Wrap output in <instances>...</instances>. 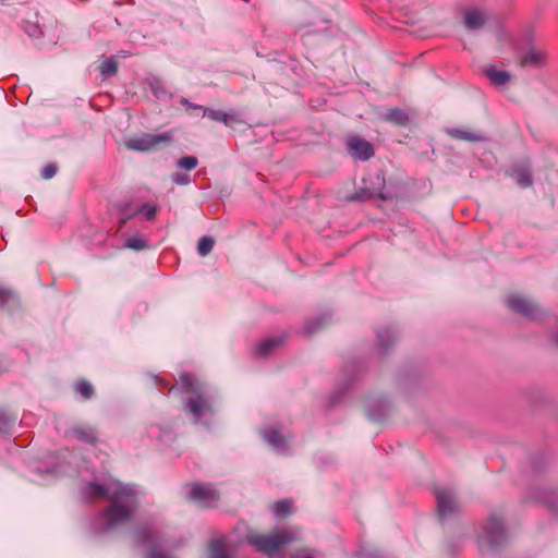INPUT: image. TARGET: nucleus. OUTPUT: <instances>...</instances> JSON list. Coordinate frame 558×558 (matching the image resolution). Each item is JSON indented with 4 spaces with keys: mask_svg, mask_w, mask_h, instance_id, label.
I'll use <instances>...</instances> for the list:
<instances>
[{
    "mask_svg": "<svg viewBox=\"0 0 558 558\" xmlns=\"http://www.w3.org/2000/svg\"><path fill=\"white\" fill-rule=\"evenodd\" d=\"M56 173H57V167H56V165H53V163H49V165H47V166L41 170V177H43L44 179H46V180L53 178Z\"/></svg>",
    "mask_w": 558,
    "mask_h": 558,
    "instance_id": "30",
    "label": "nucleus"
},
{
    "mask_svg": "<svg viewBox=\"0 0 558 558\" xmlns=\"http://www.w3.org/2000/svg\"><path fill=\"white\" fill-rule=\"evenodd\" d=\"M385 119L387 121L402 125L407 123L408 116L403 110L395 108L387 111Z\"/></svg>",
    "mask_w": 558,
    "mask_h": 558,
    "instance_id": "18",
    "label": "nucleus"
},
{
    "mask_svg": "<svg viewBox=\"0 0 558 558\" xmlns=\"http://www.w3.org/2000/svg\"><path fill=\"white\" fill-rule=\"evenodd\" d=\"M436 499L438 507V515L441 521L454 515L459 509L460 504L453 490L448 488H439L436 490Z\"/></svg>",
    "mask_w": 558,
    "mask_h": 558,
    "instance_id": "6",
    "label": "nucleus"
},
{
    "mask_svg": "<svg viewBox=\"0 0 558 558\" xmlns=\"http://www.w3.org/2000/svg\"><path fill=\"white\" fill-rule=\"evenodd\" d=\"M75 390L78 393H81L85 399H89L94 395V387L92 386L90 383L86 380H81L76 383Z\"/></svg>",
    "mask_w": 558,
    "mask_h": 558,
    "instance_id": "23",
    "label": "nucleus"
},
{
    "mask_svg": "<svg viewBox=\"0 0 558 558\" xmlns=\"http://www.w3.org/2000/svg\"><path fill=\"white\" fill-rule=\"evenodd\" d=\"M86 493L92 498L111 499V505L102 514L107 529L128 522L137 506L135 489L112 478L104 484L90 482L86 486Z\"/></svg>",
    "mask_w": 558,
    "mask_h": 558,
    "instance_id": "1",
    "label": "nucleus"
},
{
    "mask_svg": "<svg viewBox=\"0 0 558 558\" xmlns=\"http://www.w3.org/2000/svg\"><path fill=\"white\" fill-rule=\"evenodd\" d=\"M348 150L360 160H367L374 155L372 144L359 136H353L348 141Z\"/></svg>",
    "mask_w": 558,
    "mask_h": 558,
    "instance_id": "9",
    "label": "nucleus"
},
{
    "mask_svg": "<svg viewBox=\"0 0 558 558\" xmlns=\"http://www.w3.org/2000/svg\"><path fill=\"white\" fill-rule=\"evenodd\" d=\"M153 92H154V94H155V96H156V97H160V95H161V94H163V92H160V93H159V92H158L157 89H155L154 87H153Z\"/></svg>",
    "mask_w": 558,
    "mask_h": 558,
    "instance_id": "36",
    "label": "nucleus"
},
{
    "mask_svg": "<svg viewBox=\"0 0 558 558\" xmlns=\"http://www.w3.org/2000/svg\"><path fill=\"white\" fill-rule=\"evenodd\" d=\"M506 303L511 311L529 318H536L539 313L535 303L521 295H510Z\"/></svg>",
    "mask_w": 558,
    "mask_h": 558,
    "instance_id": "8",
    "label": "nucleus"
},
{
    "mask_svg": "<svg viewBox=\"0 0 558 558\" xmlns=\"http://www.w3.org/2000/svg\"><path fill=\"white\" fill-rule=\"evenodd\" d=\"M448 134L451 137L469 142H481L484 140L483 135L473 133L465 129H450L448 130Z\"/></svg>",
    "mask_w": 558,
    "mask_h": 558,
    "instance_id": "14",
    "label": "nucleus"
},
{
    "mask_svg": "<svg viewBox=\"0 0 558 558\" xmlns=\"http://www.w3.org/2000/svg\"><path fill=\"white\" fill-rule=\"evenodd\" d=\"M298 539L299 534L296 531L286 529L276 530L267 535L252 533L247 536L248 543L254 546L256 550L268 557H274L284 545Z\"/></svg>",
    "mask_w": 558,
    "mask_h": 558,
    "instance_id": "2",
    "label": "nucleus"
},
{
    "mask_svg": "<svg viewBox=\"0 0 558 558\" xmlns=\"http://www.w3.org/2000/svg\"><path fill=\"white\" fill-rule=\"evenodd\" d=\"M509 175L521 187H529L533 183L532 174L526 168L513 169L509 172Z\"/></svg>",
    "mask_w": 558,
    "mask_h": 558,
    "instance_id": "13",
    "label": "nucleus"
},
{
    "mask_svg": "<svg viewBox=\"0 0 558 558\" xmlns=\"http://www.w3.org/2000/svg\"><path fill=\"white\" fill-rule=\"evenodd\" d=\"M263 437L267 444L278 451H283L287 447L286 439L275 429L264 430Z\"/></svg>",
    "mask_w": 558,
    "mask_h": 558,
    "instance_id": "12",
    "label": "nucleus"
},
{
    "mask_svg": "<svg viewBox=\"0 0 558 558\" xmlns=\"http://www.w3.org/2000/svg\"><path fill=\"white\" fill-rule=\"evenodd\" d=\"M545 58L546 56L544 51L536 48H531L526 52L523 62L530 65H541L544 62Z\"/></svg>",
    "mask_w": 558,
    "mask_h": 558,
    "instance_id": "15",
    "label": "nucleus"
},
{
    "mask_svg": "<svg viewBox=\"0 0 558 558\" xmlns=\"http://www.w3.org/2000/svg\"><path fill=\"white\" fill-rule=\"evenodd\" d=\"M11 296V292L5 289H0V305L4 304Z\"/></svg>",
    "mask_w": 558,
    "mask_h": 558,
    "instance_id": "32",
    "label": "nucleus"
},
{
    "mask_svg": "<svg viewBox=\"0 0 558 558\" xmlns=\"http://www.w3.org/2000/svg\"><path fill=\"white\" fill-rule=\"evenodd\" d=\"M272 511L278 518L284 517L292 512V501L280 500L272 506Z\"/></svg>",
    "mask_w": 558,
    "mask_h": 558,
    "instance_id": "20",
    "label": "nucleus"
},
{
    "mask_svg": "<svg viewBox=\"0 0 558 558\" xmlns=\"http://www.w3.org/2000/svg\"><path fill=\"white\" fill-rule=\"evenodd\" d=\"M72 433L84 442L93 444L96 441L95 432L89 427H75Z\"/></svg>",
    "mask_w": 558,
    "mask_h": 558,
    "instance_id": "17",
    "label": "nucleus"
},
{
    "mask_svg": "<svg viewBox=\"0 0 558 558\" xmlns=\"http://www.w3.org/2000/svg\"><path fill=\"white\" fill-rule=\"evenodd\" d=\"M180 384L186 389V391L195 393L194 397L189 399L186 409L191 414H193L195 422L198 423L205 414L213 412L211 405L202 395L198 393V386L191 375H182L180 377Z\"/></svg>",
    "mask_w": 558,
    "mask_h": 558,
    "instance_id": "3",
    "label": "nucleus"
},
{
    "mask_svg": "<svg viewBox=\"0 0 558 558\" xmlns=\"http://www.w3.org/2000/svg\"><path fill=\"white\" fill-rule=\"evenodd\" d=\"M189 497L201 507H211L218 501L219 494L211 485L195 483L190 486Z\"/></svg>",
    "mask_w": 558,
    "mask_h": 558,
    "instance_id": "7",
    "label": "nucleus"
},
{
    "mask_svg": "<svg viewBox=\"0 0 558 558\" xmlns=\"http://www.w3.org/2000/svg\"><path fill=\"white\" fill-rule=\"evenodd\" d=\"M379 197L383 198V199H388L390 196L385 194V193H383V192H380L379 193Z\"/></svg>",
    "mask_w": 558,
    "mask_h": 558,
    "instance_id": "35",
    "label": "nucleus"
},
{
    "mask_svg": "<svg viewBox=\"0 0 558 558\" xmlns=\"http://www.w3.org/2000/svg\"><path fill=\"white\" fill-rule=\"evenodd\" d=\"M125 247L132 250H144L147 247L146 241L141 236H131L125 241Z\"/></svg>",
    "mask_w": 558,
    "mask_h": 558,
    "instance_id": "24",
    "label": "nucleus"
},
{
    "mask_svg": "<svg viewBox=\"0 0 558 558\" xmlns=\"http://www.w3.org/2000/svg\"><path fill=\"white\" fill-rule=\"evenodd\" d=\"M173 135L171 132L160 134L146 133L142 136L129 140L125 145L129 149L147 151L159 147L160 145H168L172 142Z\"/></svg>",
    "mask_w": 558,
    "mask_h": 558,
    "instance_id": "5",
    "label": "nucleus"
},
{
    "mask_svg": "<svg viewBox=\"0 0 558 558\" xmlns=\"http://www.w3.org/2000/svg\"><path fill=\"white\" fill-rule=\"evenodd\" d=\"M197 165L198 160L194 156H184L178 160V166L187 171L195 169Z\"/></svg>",
    "mask_w": 558,
    "mask_h": 558,
    "instance_id": "26",
    "label": "nucleus"
},
{
    "mask_svg": "<svg viewBox=\"0 0 558 558\" xmlns=\"http://www.w3.org/2000/svg\"><path fill=\"white\" fill-rule=\"evenodd\" d=\"M214 244H215V242H214L213 238L207 236V235L201 238L198 241V244H197L198 254L203 257L208 255L211 252Z\"/></svg>",
    "mask_w": 558,
    "mask_h": 558,
    "instance_id": "21",
    "label": "nucleus"
},
{
    "mask_svg": "<svg viewBox=\"0 0 558 558\" xmlns=\"http://www.w3.org/2000/svg\"><path fill=\"white\" fill-rule=\"evenodd\" d=\"M239 122H240V119L234 111L223 113L221 123H223L225 125L233 126L235 123H239Z\"/></svg>",
    "mask_w": 558,
    "mask_h": 558,
    "instance_id": "28",
    "label": "nucleus"
},
{
    "mask_svg": "<svg viewBox=\"0 0 558 558\" xmlns=\"http://www.w3.org/2000/svg\"><path fill=\"white\" fill-rule=\"evenodd\" d=\"M117 70V61L113 57L105 59L100 64V72L104 76L114 75Z\"/></svg>",
    "mask_w": 558,
    "mask_h": 558,
    "instance_id": "22",
    "label": "nucleus"
},
{
    "mask_svg": "<svg viewBox=\"0 0 558 558\" xmlns=\"http://www.w3.org/2000/svg\"><path fill=\"white\" fill-rule=\"evenodd\" d=\"M138 538L142 543H146L149 541L150 536L146 532H144L138 534Z\"/></svg>",
    "mask_w": 558,
    "mask_h": 558,
    "instance_id": "34",
    "label": "nucleus"
},
{
    "mask_svg": "<svg viewBox=\"0 0 558 558\" xmlns=\"http://www.w3.org/2000/svg\"><path fill=\"white\" fill-rule=\"evenodd\" d=\"M158 211V206L156 204H144L140 208V213L145 216L147 220H153Z\"/></svg>",
    "mask_w": 558,
    "mask_h": 558,
    "instance_id": "27",
    "label": "nucleus"
},
{
    "mask_svg": "<svg viewBox=\"0 0 558 558\" xmlns=\"http://www.w3.org/2000/svg\"><path fill=\"white\" fill-rule=\"evenodd\" d=\"M554 342L556 343V345H558V332L554 336Z\"/></svg>",
    "mask_w": 558,
    "mask_h": 558,
    "instance_id": "37",
    "label": "nucleus"
},
{
    "mask_svg": "<svg viewBox=\"0 0 558 558\" xmlns=\"http://www.w3.org/2000/svg\"><path fill=\"white\" fill-rule=\"evenodd\" d=\"M506 541V531L501 521L492 515L485 526L484 533L478 538L482 549L494 550Z\"/></svg>",
    "mask_w": 558,
    "mask_h": 558,
    "instance_id": "4",
    "label": "nucleus"
},
{
    "mask_svg": "<svg viewBox=\"0 0 558 558\" xmlns=\"http://www.w3.org/2000/svg\"><path fill=\"white\" fill-rule=\"evenodd\" d=\"M485 14L477 9H468L463 13V23L469 31H476L484 26Z\"/></svg>",
    "mask_w": 558,
    "mask_h": 558,
    "instance_id": "10",
    "label": "nucleus"
},
{
    "mask_svg": "<svg viewBox=\"0 0 558 558\" xmlns=\"http://www.w3.org/2000/svg\"><path fill=\"white\" fill-rule=\"evenodd\" d=\"M195 108L203 109V117H207L213 121L221 122L223 113L226 111L204 108L202 106H195Z\"/></svg>",
    "mask_w": 558,
    "mask_h": 558,
    "instance_id": "25",
    "label": "nucleus"
},
{
    "mask_svg": "<svg viewBox=\"0 0 558 558\" xmlns=\"http://www.w3.org/2000/svg\"><path fill=\"white\" fill-rule=\"evenodd\" d=\"M10 424V421L7 416L0 414V432H4Z\"/></svg>",
    "mask_w": 558,
    "mask_h": 558,
    "instance_id": "33",
    "label": "nucleus"
},
{
    "mask_svg": "<svg viewBox=\"0 0 558 558\" xmlns=\"http://www.w3.org/2000/svg\"><path fill=\"white\" fill-rule=\"evenodd\" d=\"M171 180L178 185H186L190 183V175L182 172H175L171 175Z\"/></svg>",
    "mask_w": 558,
    "mask_h": 558,
    "instance_id": "29",
    "label": "nucleus"
},
{
    "mask_svg": "<svg viewBox=\"0 0 558 558\" xmlns=\"http://www.w3.org/2000/svg\"><path fill=\"white\" fill-rule=\"evenodd\" d=\"M210 557L209 558H230L226 554L225 545L222 539H214L209 545Z\"/></svg>",
    "mask_w": 558,
    "mask_h": 558,
    "instance_id": "19",
    "label": "nucleus"
},
{
    "mask_svg": "<svg viewBox=\"0 0 558 558\" xmlns=\"http://www.w3.org/2000/svg\"><path fill=\"white\" fill-rule=\"evenodd\" d=\"M281 343V339L279 338H270L267 339L259 344L256 345L255 352L259 356L267 355L271 350L276 347H278Z\"/></svg>",
    "mask_w": 558,
    "mask_h": 558,
    "instance_id": "16",
    "label": "nucleus"
},
{
    "mask_svg": "<svg viewBox=\"0 0 558 558\" xmlns=\"http://www.w3.org/2000/svg\"><path fill=\"white\" fill-rule=\"evenodd\" d=\"M487 78L494 86H504L510 81L509 72L490 66L485 71Z\"/></svg>",
    "mask_w": 558,
    "mask_h": 558,
    "instance_id": "11",
    "label": "nucleus"
},
{
    "mask_svg": "<svg viewBox=\"0 0 558 558\" xmlns=\"http://www.w3.org/2000/svg\"><path fill=\"white\" fill-rule=\"evenodd\" d=\"M292 558H314V556L306 549L296 551Z\"/></svg>",
    "mask_w": 558,
    "mask_h": 558,
    "instance_id": "31",
    "label": "nucleus"
}]
</instances>
